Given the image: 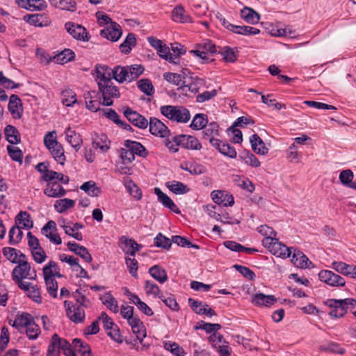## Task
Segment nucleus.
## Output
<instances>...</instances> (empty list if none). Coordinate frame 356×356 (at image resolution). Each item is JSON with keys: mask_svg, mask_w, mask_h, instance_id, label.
I'll use <instances>...</instances> for the list:
<instances>
[{"mask_svg": "<svg viewBox=\"0 0 356 356\" xmlns=\"http://www.w3.org/2000/svg\"><path fill=\"white\" fill-rule=\"evenodd\" d=\"M250 142L252 150L261 155H266L268 152V149L266 147L265 143L257 134H253L250 138Z\"/></svg>", "mask_w": 356, "mask_h": 356, "instance_id": "25", "label": "nucleus"}, {"mask_svg": "<svg viewBox=\"0 0 356 356\" xmlns=\"http://www.w3.org/2000/svg\"><path fill=\"white\" fill-rule=\"evenodd\" d=\"M138 88L147 96L154 93V88L152 81L148 79H142L137 82Z\"/></svg>", "mask_w": 356, "mask_h": 356, "instance_id": "46", "label": "nucleus"}, {"mask_svg": "<svg viewBox=\"0 0 356 356\" xmlns=\"http://www.w3.org/2000/svg\"><path fill=\"white\" fill-rule=\"evenodd\" d=\"M208 122L206 115L202 113L196 114L193 118L190 127L195 130H200L206 127Z\"/></svg>", "mask_w": 356, "mask_h": 356, "instance_id": "49", "label": "nucleus"}, {"mask_svg": "<svg viewBox=\"0 0 356 356\" xmlns=\"http://www.w3.org/2000/svg\"><path fill=\"white\" fill-rule=\"evenodd\" d=\"M60 337L54 334L50 340L47 348V356H60Z\"/></svg>", "mask_w": 356, "mask_h": 356, "instance_id": "33", "label": "nucleus"}, {"mask_svg": "<svg viewBox=\"0 0 356 356\" xmlns=\"http://www.w3.org/2000/svg\"><path fill=\"white\" fill-rule=\"evenodd\" d=\"M195 49L190 51L192 54L200 57L202 60H209L208 53L214 54L217 52L216 46L209 40H204L201 43L196 44Z\"/></svg>", "mask_w": 356, "mask_h": 356, "instance_id": "6", "label": "nucleus"}, {"mask_svg": "<svg viewBox=\"0 0 356 356\" xmlns=\"http://www.w3.org/2000/svg\"><path fill=\"white\" fill-rule=\"evenodd\" d=\"M175 143L179 144L184 148L200 150L202 145L197 138L190 135H179L173 137Z\"/></svg>", "mask_w": 356, "mask_h": 356, "instance_id": "9", "label": "nucleus"}, {"mask_svg": "<svg viewBox=\"0 0 356 356\" xmlns=\"http://www.w3.org/2000/svg\"><path fill=\"white\" fill-rule=\"evenodd\" d=\"M160 111L165 117L177 122L186 123L191 118L189 111L183 106H162Z\"/></svg>", "mask_w": 356, "mask_h": 356, "instance_id": "1", "label": "nucleus"}, {"mask_svg": "<svg viewBox=\"0 0 356 356\" xmlns=\"http://www.w3.org/2000/svg\"><path fill=\"white\" fill-rule=\"evenodd\" d=\"M149 131L152 134L161 138L169 136L170 130L165 124L156 118L152 117L148 121Z\"/></svg>", "mask_w": 356, "mask_h": 356, "instance_id": "10", "label": "nucleus"}, {"mask_svg": "<svg viewBox=\"0 0 356 356\" xmlns=\"http://www.w3.org/2000/svg\"><path fill=\"white\" fill-rule=\"evenodd\" d=\"M251 301L256 306L270 307L277 302V298L273 295L259 293L252 296Z\"/></svg>", "mask_w": 356, "mask_h": 356, "instance_id": "16", "label": "nucleus"}, {"mask_svg": "<svg viewBox=\"0 0 356 356\" xmlns=\"http://www.w3.org/2000/svg\"><path fill=\"white\" fill-rule=\"evenodd\" d=\"M54 159L60 164L63 165L65 161L64 149L60 143H55L54 145L47 148Z\"/></svg>", "mask_w": 356, "mask_h": 356, "instance_id": "36", "label": "nucleus"}, {"mask_svg": "<svg viewBox=\"0 0 356 356\" xmlns=\"http://www.w3.org/2000/svg\"><path fill=\"white\" fill-rule=\"evenodd\" d=\"M22 106L21 99L16 95L10 97L8 110L15 119H20L22 116Z\"/></svg>", "mask_w": 356, "mask_h": 356, "instance_id": "19", "label": "nucleus"}, {"mask_svg": "<svg viewBox=\"0 0 356 356\" xmlns=\"http://www.w3.org/2000/svg\"><path fill=\"white\" fill-rule=\"evenodd\" d=\"M154 245L158 248L168 250L171 247L172 242L170 238L159 233L154 238Z\"/></svg>", "mask_w": 356, "mask_h": 356, "instance_id": "61", "label": "nucleus"}, {"mask_svg": "<svg viewBox=\"0 0 356 356\" xmlns=\"http://www.w3.org/2000/svg\"><path fill=\"white\" fill-rule=\"evenodd\" d=\"M43 275L49 277H63V275L60 273V268L54 261H50L43 268Z\"/></svg>", "mask_w": 356, "mask_h": 356, "instance_id": "40", "label": "nucleus"}, {"mask_svg": "<svg viewBox=\"0 0 356 356\" xmlns=\"http://www.w3.org/2000/svg\"><path fill=\"white\" fill-rule=\"evenodd\" d=\"M136 44V35L134 33H129L124 42L120 45V49L122 53L128 54L130 53L131 48Z\"/></svg>", "mask_w": 356, "mask_h": 356, "instance_id": "41", "label": "nucleus"}, {"mask_svg": "<svg viewBox=\"0 0 356 356\" xmlns=\"http://www.w3.org/2000/svg\"><path fill=\"white\" fill-rule=\"evenodd\" d=\"M69 250L76 254L79 255L86 262H91L92 260L91 254L89 253L88 249L78 243L73 241H70L67 244Z\"/></svg>", "mask_w": 356, "mask_h": 356, "instance_id": "20", "label": "nucleus"}, {"mask_svg": "<svg viewBox=\"0 0 356 356\" xmlns=\"http://www.w3.org/2000/svg\"><path fill=\"white\" fill-rule=\"evenodd\" d=\"M26 334L29 339H36L40 334V329L33 320L26 328Z\"/></svg>", "mask_w": 356, "mask_h": 356, "instance_id": "60", "label": "nucleus"}, {"mask_svg": "<svg viewBox=\"0 0 356 356\" xmlns=\"http://www.w3.org/2000/svg\"><path fill=\"white\" fill-rule=\"evenodd\" d=\"M64 306L67 317L74 323H82L85 318V312L82 306H75L72 302L65 300Z\"/></svg>", "mask_w": 356, "mask_h": 356, "instance_id": "8", "label": "nucleus"}, {"mask_svg": "<svg viewBox=\"0 0 356 356\" xmlns=\"http://www.w3.org/2000/svg\"><path fill=\"white\" fill-rule=\"evenodd\" d=\"M23 236V232L19 226H13L9 231V243L13 245L18 243Z\"/></svg>", "mask_w": 356, "mask_h": 356, "instance_id": "57", "label": "nucleus"}, {"mask_svg": "<svg viewBox=\"0 0 356 356\" xmlns=\"http://www.w3.org/2000/svg\"><path fill=\"white\" fill-rule=\"evenodd\" d=\"M127 295L129 297V300L145 315L152 316L154 314L152 309L145 302H143L137 295L129 291H127Z\"/></svg>", "mask_w": 356, "mask_h": 356, "instance_id": "28", "label": "nucleus"}, {"mask_svg": "<svg viewBox=\"0 0 356 356\" xmlns=\"http://www.w3.org/2000/svg\"><path fill=\"white\" fill-rule=\"evenodd\" d=\"M44 16L40 14L26 15L24 17V20L31 25L35 26H43L46 24L44 23Z\"/></svg>", "mask_w": 356, "mask_h": 356, "instance_id": "51", "label": "nucleus"}, {"mask_svg": "<svg viewBox=\"0 0 356 356\" xmlns=\"http://www.w3.org/2000/svg\"><path fill=\"white\" fill-rule=\"evenodd\" d=\"M157 54L160 57L171 63H178V56H173L170 51L169 47L165 44H163L162 47L157 50Z\"/></svg>", "mask_w": 356, "mask_h": 356, "instance_id": "45", "label": "nucleus"}, {"mask_svg": "<svg viewBox=\"0 0 356 356\" xmlns=\"http://www.w3.org/2000/svg\"><path fill=\"white\" fill-rule=\"evenodd\" d=\"M33 320L34 318L30 314L22 312L21 314L18 313L17 314L13 323H11V321H10L9 323L13 327H15L21 332L22 330L25 329L31 323H32Z\"/></svg>", "mask_w": 356, "mask_h": 356, "instance_id": "15", "label": "nucleus"}, {"mask_svg": "<svg viewBox=\"0 0 356 356\" xmlns=\"http://www.w3.org/2000/svg\"><path fill=\"white\" fill-rule=\"evenodd\" d=\"M352 265L347 264L342 261H333L332 267L337 273L343 275L348 276L349 272L351 270Z\"/></svg>", "mask_w": 356, "mask_h": 356, "instance_id": "62", "label": "nucleus"}, {"mask_svg": "<svg viewBox=\"0 0 356 356\" xmlns=\"http://www.w3.org/2000/svg\"><path fill=\"white\" fill-rule=\"evenodd\" d=\"M167 186L175 194H184L189 191L187 186L180 181H172L168 182Z\"/></svg>", "mask_w": 356, "mask_h": 356, "instance_id": "54", "label": "nucleus"}, {"mask_svg": "<svg viewBox=\"0 0 356 356\" xmlns=\"http://www.w3.org/2000/svg\"><path fill=\"white\" fill-rule=\"evenodd\" d=\"M110 141L108 137L103 134H95L92 138V146L95 149H99L102 152H106L110 148Z\"/></svg>", "mask_w": 356, "mask_h": 356, "instance_id": "29", "label": "nucleus"}, {"mask_svg": "<svg viewBox=\"0 0 356 356\" xmlns=\"http://www.w3.org/2000/svg\"><path fill=\"white\" fill-rule=\"evenodd\" d=\"M102 303L106 306V307L114 313H118V304L115 298L110 293H106L101 298Z\"/></svg>", "mask_w": 356, "mask_h": 356, "instance_id": "42", "label": "nucleus"}, {"mask_svg": "<svg viewBox=\"0 0 356 356\" xmlns=\"http://www.w3.org/2000/svg\"><path fill=\"white\" fill-rule=\"evenodd\" d=\"M113 77L119 83H123L126 81H129L127 66H116L112 70Z\"/></svg>", "mask_w": 356, "mask_h": 356, "instance_id": "39", "label": "nucleus"}, {"mask_svg": "<svg viewBox=\"0 0 356 356\" xmlns=\"http://www.w3.org/2000/svg\"><path fill=\"white\" fill-rule=\"evenodd\" d=\"M204 83V79L196 76L193 78V81L191 83L181 86L177 88V90L181 95H187L188 91L195 94L199 92L200 86L203 85Z\"/></svg>", "mask_w": 356, "mask_h": 356, "instance_id": "21", "label": "nucleus"}, {"mask_svg": "<svg viewBox=\"0 0 356 356\" xmlns=\"http://www.w3.org/2000/svg\"><path fill=\"white\" fill-rule=\"evenodd\" d=\"M67 32L75 39L82 41H88L89 36L86 29L79 24L67 22L65 25Z\"/></svg>", "mask_w": 356, "mask_h": 356, "instance_id": "13", "label": "nucleus"}, {"mask_svg": "<svg viewBox=\"0 0 356 356\" xmlns=\"http://www.w3.org/2000/svg\"><path fill=\"white\" fill-rule=\"evenodd\" d=\"M164 348L170 351L173 356H185L184 349L175 342L166 341L164 343Z\"/></svg>", "mask_w": 356, "mask_h": 356, "instance_id": "56", "label": "nucleus"}, {"mask_svg": "<svg viewBox=\"0 0 356 356\" xmlns=\"http://www.w3.org/2000/svg\"><path fill=\"white\" fill-rule=\"evenodd\" d=\"M50 4L58 8L74 12L76 10V3L74 0H49Z\"/></svg>", "mask_w": 356, "mask_h": 356, "instance_id": "34", "label": "nucleus"}, {"mask_svg": "<svg viewBox=\"0 0 356 356\" xmlns=\"http://www.w3.org/2000/svg\"><path fill=\"white\" fill-rule=\"evenodd\" d=\"M108 70L107 67L105 66H97L95 69L96 75L95 79L97 81V85L99 86V84L103 83L104 81H106L107 80H111V74L108 73L106 75V72Z\"/></svg>", "mask_w": 356, "mask_h": 356, "instance_id": "55", "label": "nucleus"}, {"mask_svg": "<svg viewBox=\"0 0 356 356\" xmlns=\"http://www.w3.org/2000/svg\"><path fill=\"white\" fill-rule=\"evenodd\" d=\"M319 280L330 286L342 287L346 280L341 275L328 270H322L318 273Z\"/></svg>", "mask_w": 356, "mask_h": 356, "instance_id": "7", "label": "nucleus"}, {"mask_svg": "<svg viewBox=\"0 0 356 356\" xmlns=\"http://www.w3.org/2000/svg\"><path fill=\"white\" fill-rule=\"evenodd\" d=\"M292 252L293 254L291 258V262L296 266L301 268H308L309 264H312V262L309 261L307 257L300 250L293 249V251Z\"/></svg>", "mask_w": 356, "mask_h": 356, "instance_id": "26", "label": "nucleus"}, {"mask_svg": "<svg viewBox=\"0 0 356 356\" xmlns=\"http://www.w3.org/2000/svg\"><path fill=\"white\" fill-rule=\"evenodd\" d=\"M3 254L7 259L14 264H17L26 257L20 251L10 247H6L3 249Z\"/></svg>", "mask_w": 356, "mask_h": 356, "instance_id": "30", "label": "nucleus"}, {"mask_svg": "<svg viewBox=\"0 0 356 356\" xmlns=\"http://www.w3.org/2000/svg\"><path fill=\"white\" fill-rule=\"evenodd\" d=\"M213 201L223 207L232 206L234 203L232 195L222 191H214L211 193Z\"/></svg>", "mask_w": 356, "mask_h": 356, "instance_id": "14", "label": "nucleus"}, {"mask_svg": "<svg viewBox=\"0 0 356 356\" xmlns=\"http://www.w3.org/2000/svg\"><path fill=\"white\" fill-rule=\"evenodd\" d=\"M17 266H16L13 272H12V278L13 281H20V280H24L26 278L35 280L36 277V273L33 270V275L31 273V266L30 264L22 259L19 262L17 263Z\"/></svg>", "mask_w": 356, "mask_h": 356, "instance_id": "5", "label": "nucleus"}, {"mask_svg": "<svg viewBox=\"0 0 356 356\" xmlns=\"http://www.w3.org/2000/svg\"><path fill=\"white\" fill-rule=\"evenodd\" d=\"M47 290L52 298L57 297L58 282L53 277L44 276Z\"/></svg>", "mask_w": 356, "mask_h": 356, "instance_id": "53", "label": "nucleus"}, {"mask_svg": "<svg viewBox=\"0 0 356 356\" xmlns=\"http://www.w3.org/2000/svg\"><path fill=\"white\" fill-rule=\"evenodd\" d=\"M75 204L74 200L71 199H61L56 201L54 207L58 213H63L68 209L72 208Z\"/></svg>", "mask_w": 356, "mask_h": 356, "instance_id": "50", "label": "nucleus"}, {"mask_svg": "<svg viewBox=\"0 0 356 356\" xmlns=\"http://www.w3.org/2000/svg\"><path fill=\"white\" fill-rule=\"evenodd\" d=\"M44 193L49 197H58L64 196L66 191L61 185L56 181H54L47 183V187L44 190Z\"/></svg>", "mask_w": 356, "mask_h": 356, "instance_id": "22", "label": "nucleus"}, {"mask_svg": "<svg viewBox=\"0 0 356 356\" xmlns=\"http://www.w3.org/2000/svg\"><path fill=\"white\" fill-rule=\"evenodd\" d=\"M7 150L8 155L13 161L19 162L20 163H22L23 153L19 147L8 145Z\"/></svg>", "mask_w": 356, "mask_h": 356, "instance_id": "63", "label": "nucleus"}, {"mask_svg": "<svg viewBox=\"0 0 356 356\" xmlns=\"http://www.w3.org/2000/svg\"><path fill=\"white\" fill-rule=\"evenodd\" d=\"M325 303L331 309L329 312L330 316L334 318H341L346 314L348 305H356V300L353 298L328 299Z\"/></svg>", "mask_w": 356, "mask_h": 356, "instance_id": "2", "label": "nucleus"}, {"mask_svg": "<svg viewBox=\"0 0 356 356\" xmlns=\"http://www.w3.org/2000/svg\"><path fill=\"white\" fill-rule=\"evenodd\" d=\"M172 19L176 22L186 23L191 22L192 19L187 15L184 8L179 6L175 7L172 12Z\"/></svg>", "mask_w": 356, "mask_h": 356, "instance_id": "32", "label": "nucleus"}, {"mask_svg": "<svg viewBox=\"0 0 356 356\" xmlns=\"http://www.w3.org/2000/svg\"><path fill=\"white\" fill-rule=\"evenodd\" d=\"M124 115L133 125L140 129H146L148 127V120L144 116L131 110L130 108L124 110Z\"/></svg>", "mask_w": 356, "mask_h": 356, "instance_id": "12", "label": "nucleus"}, {"mask_svg": "<svg viewBox=\"0 0 356 356\" xmlns=\"http://www.w3.org/2000/svg\"><path fill=\"white\" fill-rule=\"evenodd\" d=\"M16 220H18L19 225H22V228L31 229L33 226V221L31 220L30 214L26 211H20L16 216Z\"/></svg>", "mask_w": 356, "mask_h": 356, "instance_id": "44", "label": "nucleus"}, {"mask_svg": "<svg viewBox=\"0 0 356 356\" xmlns=\"http://www.w3.org/2000/svg\"><path fill=\"white\" fill-rule=\"evenodd\" d=\"M74 348L79 351L82 356H92L89 345L80 339H74L72 341Z\"/></svg>", "mask_w": 356, "mask_h": 356, "instance_id": "47", "label": "nucleus"}, {"mask_svg": "<svg viewBox=\"0 0 356 356\" xmlns=\"http://www.w3.org/2000/svg\"><path fill=\"white\" fill-rule=\"evenodd\" d=\"M262 245L267 248L273 255L281 257L288 258L291 256V248H288L282 243L280 242L277 238H271L270 237L264 238L262 240Z\"/></svg>", "mask_w": 356, "mask_h": 356, "instance_id": "3", "label": "nucleus"}, {"mask_svg": "<svg viewBox=\"0 0 356 356\" xmlns=\"http://www.w3.org/2000/svg\"><path fill=\"white\" fill-rule=\"evenodd\" d=\"M120 241L124 243V248H122L126 254L134 257L136 252L142 248V245L138 244L134 239L122 236Z\"/></svg>", "mask_w": 356, "mask_h": 356, "instance_id": "23", "label": "nucleus"}, {"mask_svg": "<svg viewBox=\"0 0 356 356\" xmlns=\"http://www.w3.org/2000/svg\"><path fill=\"white\" fill-rule=\"evenodd\" d=\"M127 70L130 82L138 79L139 76L143 73L145 68L142 65H131L130 66H127Z\"/></svg>", "mask_w": 356, "mask_h": 356, "instance_id": "59", "label": "nucleus"}, {"mask_svg": "<svg viewBox=\"0 0 356 356\" xmlns=\"http://www.w3.org/2000/svg\"><path fill=\"white\" fill-rule=\"evenodd\" d=\"M72 296L76 300V301L79 304V306H82L86 308L91 306V302L86 297L85 291H83L82 289L80 288L76 289L72 293Z\"/></svg>", "mask_w": 356, "mask_h": 356, "instance_id": "43", "label": "nucleus"}, {"mask_svg": "<svg viewBox=\"0 0 356 356\" xmlns=\"http://www.w3.org/2000/svg\"><path fill=\"white\" fill-rule=\"evenodd\" d=\"M99 90L102 94L103 101L102 104L104 106H111L113 104V99L120 97V92L118 88L114 85L112 80H107L105 83H100L98 86Z\"/></svg>", "mask_w": 356, "mask_h": 356, "instance_id": "4", "label": "nucleus"}, {"mask_svg": "<svg viewBox=\"0 0 356 356\" xmlns=\"http://www.w3.org/2000/svg\"><path fill=\"white\" fill-rule=\"evenodd\" d=\"M6 140L10 144H18L20 143V136L18 130L12 125H7L4 129Z\"/></svg>", "mask_w": 356, "mask_h": 356, "instance_id": "38", "label": "nucleus"}, {"mask_svg": "<svg viewBox=\"0 0 356 356\" xmlns=\"http://www.w3.org/2000/svg\"><path fill=\"white\" fill-rule=\"evenodd\" d=\"M163 79L169 83H172L177 86H182L184 83V76L177 73L165 72L163 74Z\"/></svg>", "mask_w": 356, "mask_h": 356, "instance_id": "58", "label": "nucleus"}, {"mask_svg": "<svg viewBox=\"0 0 356 356\" xmlns=\"http://www.w3.org/2000/svg\"><path fill=\"white\" fill-rule=\"evenodd\" d=\"M203 134L204 137H213V136L218 135L219 126L216 122H211L204 127Z\"/></svg>", "mask_w": 356, "mask_h": 356, "instance_id": "64", "label": "nucleus"}, {"mask_svg": "<svg viewBox=\"0 0 356 356\" xmlns=\"http://www.w3.org/2000/svg\"><path fill=\"white\" fill-rule=\"evenodd\" d=\"M241 17L247 23L254 24L259 22L261 17L253 8L245 6L241 10Z\"/></svg>", "mask_w": 356, "mask_h": 356, "instance_id": "27", "label": "nucleus"}, {"mask_svg": "<svg viewBox=\"0 0 356 356\" xmlns=\"http://www.w3.org/2000/svg\"><path fill=\"white\" fill-rule=\"evenodd\" d=\"M41 232L48 238L51 243L56 245L61 244L62 240L57 234L56 224L54 220L48 221L42 228Z\"/></svg>", "mask_w": 356, "mask_h": 356, "instance_id": "11", "label": "nucleus"}, {"mask_svg": "<svg viewBox=\"0 0 356 356\" xmlns=\"http://www.w3.org/2000/svg\"><path fill=\"white\" fill-rule=\"evenodd\" d=\"M154 193L157 195L159 200L163 206L176 213H180V210L173 201L165 193H163L159 188H155Z\"/></svg>", "mask_w": 356, "mask_h": 356, "instance_id": "24", "label": "nucleus"}, {"mask_svg": "<svg viewBox=\"0 0 356 356\" xmlns=\"http://www.w3.org/2000/svg\"><path fill=\"white\" fill-rule=\"evenodd\" d=\"M149 273L161 284H163L168 280L166 271L158 265L151 267L149 269Z\"/></svg>", "mask_w": 356, "mask_h": 356, "instance_id": "37", "label": "nucleus"}, {"mask_svg": "<svg viewBox=\"0 0 356 356\" xmlns=\"http://www.w3.org/2000/svg\"><path fill=\"white\" fill-rule=\"evenodd\" d=\"M100 34L102 37L115 42L122 36V32L119 24L112 23L107 29L102 30Z\"/></svg>", "mask_w": 356, "mask_h": 356, "instance_id": "17", "label": "nucleus"}, {"mask_svg": "<svg viewBox=\"0 0 356 356\" xmlns=\"http://www.w3.org/2000/svg\"><path fill=\"white\" fill-rule=\"evenodd\" d=\"M80 188L92 197H97L101 193L100 188L97 187L95 182L92 181L83 183Z\"/></svg>", "mask_w": 356, "mask_h": 356, "instance_id": "48", "label": "nucleus"}, {"mask_svg": "<svg viewBox=\"0 0 356 356\" xmlns=\"http://www.w3.org/2000/svg\"><path fill=\"white\" fill-rule=\"evenodd\" d=\"M124 147L129 148L134 155H138L141 157H145L147 152L145 147L140 143L127 140L124 143Z\"/></svg>", "mask_w": 356, "mask_h": 356, "instance_id": "31", "label": "nucleus"}, {"mask_svg": "<svg viewBox=\"0 0 356 356\" xmlns=\"http://www.w3.org/2000/svg\"><path fill=\"white\" fill-rule=\"evenodd\" d=\"M65 134L67 141L76 150V152H78L83 143L80 134L72 129L70 127H68L65 131Z\"/></svg>", "mask_w": 356, "mask_h": 356, "instance_id": "18", "label": "nucleus"}, {"mask_svg": "<svg viewBox=\"0 0 356 356\" xmlns=\"http://www.w3.org/2000/svg\"><path fill=\"white\" fill-rule=\"evenodd\" d=\"M145 289L147 295H152L154 298H162L161 290L154 282L151 280L145 281Z\"/></svg>", "mask_w": 356, "mask_h": 356, "instance_id": "52", "label": "nucleus"}, {"mask_svg": "<svg viewBox=\"0 0 356 356\" xmlns=\"http://www.w3.org/2000/svg\"><path fill=\"white\" fill-rule=\"evenodd\" d=\"M74 58V52L70 49H65L54 56V61L58 64L63 65L73 60Z\"/></svg>", "mask_w": 356, "mask_h": 356, "instance_id": "35", "label": "nucleus"}]
</instances>
